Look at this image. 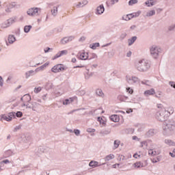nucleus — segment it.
I'll use <instances>...</instances> for the list:
<instances>
[{"mask_svg":"<svg viewBox=\"0 0 175 175\" xmlns=\"http://www.w3.org/2000/svg\"><path fill=\"white\" fill-rule=\"evenodd\" d=\"M103 12H105V7L103 5H99L96 10L97 14H102Z\"/></svg>","mask_w":175,"mask_h":175,"instance_id":"obj_15","label":"nucleus"},{"mask_svg":"<svg viewBox=\"0 0 175 175\" xmlns=\"http://www.w3.org/2000/svg\"><path fill=\"white\" fill-rule=\"evenodd\" d=\"M8 42L10 44L13 43L14 42H16V38H14V36H12V35L9 36H8Z\"/></svg>","mask_w":175,"mask_h":175,"instance_id":"obj_19","label":"nucleus"},{"mask_svg":"<svg viewBox=\"0 0 175 175\" xmlns=\"http://www.w3.org/2000/svg\"><path fill=\"white\" fill-rule=\"evenodd\" d=\"M96 94L98 95V96H104L103 92L100 89H98L96 92Z\"/></svg>","mask_w":175,"mask_h":175,"instance_id":"obj_24","label":"nucleus"},{"mask_svg":"<svg viewBox=\"0 0 175 175\" xmlns=\"http://www.w3.org/2000/svg\"><path fill=\"white\" fill-rule=\"evenodd\" d=\"M119 146H120V141L116 140L114 142V148H118Z\"/></svg>","mask_w":175,"mask_h":175,"instance_id":"obj_31","label":"nucleus"},{"mask_svg":"<svg viewBox=\"0 0 175 175\" xmlns=\"http://www.w3.org/2000/svg\"><path fill=\"white\" fill-rule=\"evenodd\" d=\"M152 161L153 162V163H157V162H159V159H157V160H155L153 159Z\"/></svg>","mask_w":175,"mask_h":175,"instance_id":"obj_47","label":"nucleus"},{"mask_svg":"<svg viewBox=\"0 0 175 175\" xmlns=\"http://www.w3.org/2000/svg\"><path fill=\"white\" fill-rule=\"evenodd\" d=\"M51 49L47 47L44 49V53H49V51H50Z\"/></svg>","mask_w":175,"mask_h":175,"instance_id":"obj_45","label":"nucleus"},{"mask_svg":"<svg viewBox=\"0 0 175 175\" xmlns=\"http://www.w3.org/2000/svg\"><path fill=\"white\" fill-rule=\"evenodd\" d=\"M161 154V150L159 149H150L148 150V154L150 157H155L156 155H159Z\"/></svg>","mask_w":175,"mask_h":175,"instance_id":"obj_6","label":"nucleus"},{"mask_svg":"<svg viewBox=\"0 0 175 175\" xmlns=\"http://www.w3.org/2000/svg\"><path fill=\"white\" fill-rule=\"evenodd\" d=\"M142 13V12L140 11H138L137 12H134V13H132V16H133V17H139L140 16V14Z\"/></svg>","mask_w":175,"mask_h":175,"instance_id":"obj_26","label":"nucleus"},{"mask_svg":"<svg viewBox=\"0 0 175 175\" xmlns=\"http://www.w3.org/2000/svg\"><path fill=\"white\" fill-rule=\"evenodd\" d=\"M79 57L82 60L88 59V53H87V52H81L79 53Z\"/></svg>","mask_w":175,"mask_h":175,"instance_id":"obj_11","label":"nucleus"},{"mask_svg":"<svg viewBox=\"0 0 175 175\" xmlns=\"http://www.w3.org/2000/svg\"><path fill=\"white\" fill-rule=\"evenodd\" d=\"M21 100L24 103V106H27V103L31 102V96L29 94H25L21 98Z\"/></svg>","mask_w":175,"mask_h":175,"instance_id":"obj_7","label":"nucleus"},{"mask_svg":"<svg viewBox=\"0 0 175 175\" xmlns=\"http://www.w3.org/2000/svg\"><path fill=\"white\" fill-rule=\"evenodd\" d=\"M131 55H132V52L129 51V52L127 53V57H131Z\"/></svg>","mask_w":175,"mask_h":175,"instance_id":"obj_52","label":"nucleus"},{"mask_svg":"<svg viewBox=\"0 0 175 175\" xmlns=\"http://www.w3.org/2000/svg\"><path fill=\"white\" fill-rule=\"evenodd\" d=\"M105 161H111V159H114V154H110L105 157Z\"/></svg>","mask_w":175,"mask_h":175,"instance_id":"obj_21","label":"nucleus"},{"mask_svg":"<svg viewBox=\"0 0 175 175\" xmlns=\"http://www.w3.org/2000/svg\"><path fill=\"white\" fill-rule=\"evenodd\" d=\"M75 100H77V97L75 96V97H71V98H70L68 99H66L63 102V105H70V103H72Z\"/></svg>","mask_w":175,"mask_h":175,"instance_id":"obj_10","label":"nucleus"},{"mask_svg":"<svg viewBox=\"0 0 175 175\" xmlns=\"http://www.w3.org/2000/svg\"><path fill=\"white\" fill-rule=\"evenodd\" d=\"M66 69V68H65L64 64H57L51 68V72L53 73H59V72H63V70H65Z\"/></svg>","mask_w":175,"mask_h":175,"instance_id":"obj_3","label":"nucleus"},{"mask_svg":"<svg viewBox=\"0 0 175 175\" xmlns=\"http://www.w3.org/2000/svg\"><path fill=\"white\" fill-rule=\"evenodd\" d=\"M16 23V18H10L5 22V26H3L4 28H7V27H10L12 24H14Z\"/></svg>","mask_w":175,"mask_h":175,"instance_id":"obj_9","label":"nucleus"},{"mask_svg":"<svg viewBox=\"0 0 175 175\" xmlns=\"http://www.w3.org/2000/svg\"><path fill=\"white\" fill-rule=\"evenodd\" d=\"M144 146H147V142H143L141 143V147H144Z\"/></svg>","mask_w":175,"mask_h":175,"instance_id":"obj_42","label":"nucleus"},{"mask_svg":"<svg viewBox=\"0 0 175 175\" xmlns=\"http://www.w3.org/2000/svg\"><path fill=\"white\" fill-rule=\"evenodd\" d=\"M57 12H58V8L55 7L53 8V10H52V14L55 15V14H57Z\"/></svg>","mask_w":175,"mask_h":175,"instance_id":"obj_33","label":"nucleus"},{"mask_svg":"<svg viewBox=\"0 0 175 175\" xmlns=\"http://www.w3.org/2000/svg\"><path fill=\"white\" fill-rule=\"evenodd\" d=\"M156 1H154V0H148L145 2V5H146V6H154V5H155Z\"/></svg>","mask_w":175,"mask_h":175,"instance_id":"obj_16","label":"nucleus"},{"mask_svg":"<svg viewBox=\"0 0 175 175\" xmlns=\"http://www.w3.org/2000/svg\"><path fill=\"white\" fill-rule=\"evenodd\" d=\"M134 167L135 168H140L143 167V163H142L140 161L136 162L133 164Z\"/></svg>","mask_w":175,"mask_h":175,"instance_id":"obj_20","label":"nucleus"},{"mask_svg":"<svg viewBox=\"0 0 175 175\" xmlns=\"http://www.w3.org/2000/svg\"><path fill=\"white\" fill-rule=\"evenodd\" d=\"M159 53H161V49H159L155 46H153L151 47L150 53H151V55H152V57L154 58H157L158 55H159Z\"/></svg>","mask_w":175,"mask_h":175,"instance_id":"obj_4","label":"nucleus"},{"mask_svg":"<svg viewBox=\"0 0 175 175\" xmlns=\"http://www.w3.org/2000/svg\"><path fill=\"white\" fill-rule=\"evenodd\" d=\"M74 132H75V135H77V136H79V135H80L79 130H75Z\"/></svg>","mask_w":175,"mask_h":175,"instance_id":"obj_40","label":"nucleus"},{"mask_svg":"<svg viewBox=\"0 0 175 175\" xmlns=\"http://www.w3.org/2000/svg\"><path fill=\"white\" fill-rule=\"evenodd\" d=\"M97 47H99V43H94L93 45L91 46V49L93 50H95Z\"/></svg>","mask_w":175,"mask_h":175,"instance_id":"obj_34","label":"nucleus"},{"mask_svg":"<svg viewBox=\"0 0 175 175\" xmlns=\"http://www.w3.org/2000/svg\"><path fill=\"white\" fill-rule=\"evenodd\" d=\"M155 14V10H150L147 12L146 16L147 17H151V16H154Z\"/></svg>","mask_w":175,"mask_h":175,"instance_id":"obj_25","label":"nucleus"},{"mask_svg":"<svg viewBox=\"0 0 175 175\" xmlns=\"http://www.w3.org/2000/svg\"><path fill=\"white\" fill-rule=\"evenodd\" d=\"M126 91L127 92H129V94H133V89L131 88H127Z\"/></svg>","mask_w":175,"mask_h":175,"instance_id":"obj_36","label":"nucleus"},{"mask_svg":"<svg viewBox=\"0 0 175 175\" xmlns=\"http://www.w3.org/2000/svg\"><path fill=\"white\" fill-rule=\"evenodd\" d=\"M89 165L92 167H96V166H98V163L97 161H91Z\"/></svg>","mask_w":175,"mask_h":175,"instance_id":"obj_22","label":"nucleus"},{"mask_svg":"<svg viewBox=\"0 0 175 175\" xmlns=\"http://www.w3.org/2000/svg\"><path fill=\"white\" fill-rule=\"evenodd\" d=\"M170 85L171 87H173V88H175V83L174 82H170Z\"/></svg>","mask_w":175,"mask_h":175,"instance_id":"obj_43","label":"nucleus"},{"mask_svg":"<svg viewBox=\"0 0 175 175\" xmlns=\"http://www.w3.org/2000/svg\"><path fill=\"white\" fill-rule=\"evenodd\" d=\"M170 155H171V157H172V158H174V157H175V153H174V152L172 153V152H170Z\"/></svg>","mask_w":175,"mask_h":175,"instance_id":"obj_50","label":"nucleus"},{"mask_svg":"<svg viewBox=\"0 0 175 175\" xmlns=\"http://www.w3.org/2000/svg\"><path fill=\"white\" fill-rule=\"evenodd\" d=\"M154 94H155V90L152 88L144 92L145 96H150V95H154Z\"/></svg>","mask_w":175,"mask_h":175,"instance_id":"obj_13","label":"nucleus"},{"mask_svg":"<svg viewBox=\"0 0 175 175\" xmlns=\"http://www.w3.org/2000/svg\"><path fill=\"white\" fill-rule=\"evenodd\" d=\"M118 0H111L107 2V5H114V3H117Z\"/></svg>","mask_w":175,"mask_h":175,"instance_id":"obj_28","label":"nucleus"},{"mask_svg":"<svg viewBox=\"0 0 175 175\" xmlns=\"http://www.w3.org/2000/svg\"><path fill=\"white\" fill-rule=\"evenodd\" d=\"M10 9H12L13 8V5H9Z\"/></svg>","mask_w":175,"mask_h":175,"instance_id":"obj_54","label":"nucleus"},{"mask_svg":"<svg viewBox=\"0 0 175 175\" xmlns=\"http://www.w3.org/2000/svg\"><path fill=\"white\" fill-rule=\"evenodd\" d=\"M124 98H125V97H124V96H120V97H119V99H121V98H122V99H124Z\"/></svg>","mask_w":175,"mask_h":175,"instance_id":"obj_55","label":"nucleus"},{"mask_svg":"<svg viewBox=\"0 0 175 175\" xmlns=\"http://www.w3.org/2000/svg\"><path fill=\"white\" fill-rule=\"evenodd\" d=\"M38 8H30L27 11V14L29 16H36L38 14Z\"/></svg>","mask_w":175,"mask_h":175,"instance_id":"obj_8","label":"nucleus"},{"mask_svg":"<svg viewBox=\"0 0 175 175\" xmlns=\"http://www.w3.org/2000/svg\"><path fill=\"white\" fill-rule=\"evenodd\" d=\"M98 121L100 122V125H106V121H105L103 118L98 117Z\"/></svg>","mask_w":175,"mask_h":175,"instance_id":"obj_23","label":"nucleus"},{"mask_svg":"<svg viewBox=\"0 0 175 175\" xmlns=\"http://www.w3.org/2000/svg\"><path fill=\"white\" fill-rule=\"evenodd\" d=\"M92 58H98V56L95 53L92 54Z\"/></svg>","mask_w":175,"mask_h":175,"instance_id":"obj_48","label":"nucleus"},{"mask_svg":"<svg viewBox=\"0 0 175 175\" xmlns=\"http://www.w3.org/2000/svg\"><path fill=\"white\" fill-rule=\"evenodd\" d=\"M163 129L168 133V135H172L175 131V123L173 121L167 120L164 122L163 126Z\"/></svg>","mask_w":175,"mask_h":175,"instance_id":"obj_1","label":"nucleus"},{"mask_svg":"<svg viewBox=\"0 0 175 175\" xmlns=\"http://www.w3.org/2000/svg\"><path fill=\"white\" fill-rule=\"evenodd\" d=\"M173 152L175 153V149L173 150Z\"/></svg>","mask_w":175,"mask_h":175,"instance_id":"obj_60","label":"nucleus"},{"mask_svg":"<svg viewBox=\"0 0 175 175\" xmlns=\"http://www.w3.org/2000/svg\"><path fill=\"white\" fill-rule=\"evenodd\" d=\"M10 161H9L8 159H5L1 162V163H10Z\"/></svg>","mask_w":175,"mask_h":175,"instance_id":"obj_41","label":"nucleus"},{"mask_svg":"<svg viewBox=\"0 0 175 175\" xmlns=\"http://www.w3.org/2000/svg\"><path fill=\"white\" fill-rule=\"evenodd\" d=\"M133 111V110L132 109H128L127 111H126V113H128V114H129V113H132Z\"/></svg>","mask_w":175,"mask_h":175,"instance_id":"obj_46","label":"nucleus"},{"mask_svg":"<svg viewBox=\"0 0 175 175\" xmlns=\"http://www.w3.org/2000/svg\"><path fill=\"white\" fill-rule=\"evenodd\" d=\"M77 68H81V66H77Z\"/></svg>","mask_w":175,"mask_h":175,"instance_id":"obj_59","label":"nucleus"},{"mask_svg":"<svg viewBox=\"0 0 175 175\" xmlns=\"http://www.w3.org/2000/svg\"><path fill=\"white\" fill-rule=\"evenodd\" d=\"M137 39V37L134 36L131 39L129 40V46H132V44L135 43Z\"/></svg>","mask_w":175,"mask_h":175,"instance_id":"obj_18","label":"nucleus"},{"mask_svg":"<svg viewBox=\"0 0 175 175\" xmlns=\"http://www.w3.org/2000/svg\"><path fill=\"white\" fill-rule=\"evenodd\" d=\"M88 132H95V129H88Z\"/></svg>","mask_w":175,"mask_h":175,"instance_id":"obj_49","label":"nucleus"},{"mask_svg":"<svg viewBox=\"0 0 175 175\" xmlns=\"http://www.w3.org/2000/svg\"><path fill=\"white\" fill-rule=\"evenodd\" d=\"M41 91H42V88H40V87L36 88L34 89V92H35L36 94H38V93L40 92Z\"/></svg>","mask_w":175,"mask_h":175,"instance_id":"obj_32","label":"nucleus"},{"mask_svg":"<svg viewBox=\"0 0 175 175\" xmlns=\"http://www.w3.org/2000/svg\"><path fill=\"white\" fill-rule=\"evenodd\" d=\"M66 54H68V50L61 51L56 54L55 58H59V57H62V55H66Z\"/></svg>","mask_w":175,"mask_h":175,"instance_id":"obj_12","label":"nucleus"},{"mask_svg":"<svg viewBox=\"0 0 175 175\" xmlns=\"http://www.w3.org/2000/svg\"><path fill=\"white\" fill-rule=\"evenodd\" d=\"M16 117H18V118L23 117V112H21V111H18V112L16 113Z\"/></svg>","mask_w":175,"mask_h":175,"instance_id":"obj_37","label":"nucleus"},{"mask_svg":"<svg viewBox=\"0 0 175 175\" xmlns=\"http://www.w3.org/2000/svg\"><path fill=\"white\" fill-rule=\"evenodd\" d=\"M110 120L113 122H118L120 121V116L118 115H112L110 117Z\"/></svg>","mask_w":175,"mask_h":175,"instance_id":"obj_14","label":"nucleus"},{"mask_svg":"<svg viewBox=\"0 0 175 175\" xmlns=\"http://www.w3.org/2000/svg\"><path fill=\"white\" fill-rule=\"evenodd\" d=\"M165 142L166 144H168L169 146H173L174 143L172 142V140L165 139Z\"/></svg>","mask_w":175,"mask_h":175,"instance_id":"obj_35","label":"nucleus"},{"mask_svg":"<svg viewBox=\"0 0 175 175\" xmlns=\"http://www.w3.org/2000/svg\"><path fill=\"white\" fill-rule=\"evenodd\" d=\"M137 69L139 72H146V70L150 69V64L146 62V60H141L139 62Z\"/></svg>","mask_w":175,"mask_h":175,"instance_id":"obj_2","label":"nucleus"},{"mask_svg":"<svg viewBox=\"0 0 175 175\" xmlns=\"http://www.w3.org/2000/svg\"><path fill=\"white\" fill-rule=\"evenodd\" d=\"M117 166H120V163H116L112 165V167H113V169H116V167H117Z\"/></svg>","mask_w":175,"mask_h":175,"instance_id":"obj_44","label":"nucleus"},{"mask_svg":"<svg viewBox=\"0 0 175 175\" xmlns=\"http://www.w3.org/2000/svg\"><path fill=\"white\" fill-rule=\"evenodd\" d=\"M6 12H10V10H6Z\"/></svg>","mask_w":175,"mask_h":175,"instance_id":"obj_58","label":"nucleus"},{"mask_svg":"<svg viewBox=\"0 0 175 175\" xmlns=\"http://www.w3.org/2000/svg\"><path fill=\"white\" fill-rule=\"evenodd\" d=\"M31 28H32V26L31 25L25 26L24 28L25 32L28 33L29 31H31Z\"/></svg>","mask_w":175,"mask_h":175,"instance_id":"obj_27","label":"nucleus"},{"mask_svg":"<svg viewBox=\"0 0 175 175\" xmlns=\"http://www.w3.org/2000/svg\"><path fill=\"white\" fill-rule=\"evenodd\" d=\"M47 65H49V64H45L44 65V66H47Z\"/></svg>","mask_w":175,"mask_h":175,"instance_id":"obj_57","label":"nucleus"},{"mask_svg":"<svg viewBox=\"0 0 175 175\" xmlns=\"http://www.w3.org/2000/svg\"><path fill=\"white\" fill-rule=\"evenodd\" d=\"M0 85H3V79H2V77H0Z\"/></svg>","mask_w":175,"mask_h":175,"instance_id":"obj_39","label":"nucleus"},{"mask_svg":"<svg viewBox=\"0 0 175 175\" xmlns=\"http://www.w3.org/2000/svg\"><path fill=\"white\" fill-rule=\"evenodd\" d=\"M69 42V39L68 38H64L62 40L61 42L62 44H65Z\"/></svg>","mask_w":175,"mask_h":175,"instance_id":"obj_30","label":"nucleus"},{"mask_svg":"<svg viewBox=\"0 0 175 175\" xmlns=\"http://www.w3.org/2000/svg\"><path fill=\"white\" fill-rule=\"evenodd\" d=\"M133 157L137 159V158H140V154H138L137 153L134 154Z\"/></svg>","mask_w":175,"mask_h":175,"instance_id":"obj_38","label":"nucleus"},{"mask_svg":"<svg viewBox=\"0 0 175 175\" xmlns=\"http://www.w3.org/2000/svg\"><path fill=\"white\" fill-rule=\"evenodd\" d=\"M132 18H133L132 14L123 16V20L126 21H129V20H132Z\"/></svg>","mask_w":175,"mask_h":175,"instance_id":"obj_17","label":"nucleus"},{"mask_svg":"<svg viewBox=\"0 0 175 175\" xmlns=\"http://www.w3.org/2000/svg\"><path fill=\"white\" fill-rule=\"evenodd\" d=\"M76 61H77V59H76L75 57H73V58L71 59V62H73V63L76 62Z\"/></svg>","mask_w":175,"mask_h":175,"instance_id":"obj_51","label":"nucleus"},{"mask_svg":"<svg viewBox=\"0 0 175 175\" xmlns=\"http://www.w3.org/2000/svg\"><path fill=\"white\" fill-rule=\"evenodd\" d=\"M136 139H137V137H136V136H133V140H136Z\"/></svg>","mask_w":175,"mask_h":175,"instance_id":"obj_56","label":"nucleus"},{"mask_svg":"<svg viewBox=\"0 0 175 175\" xmlns=\"http://www.w3.org/2000/svg\"><path fill=\"white\" fill-rule=\"evenodd\" d=\"M137 3V0H130L129 1V5H130V6H132V5H135V4H136Z\"/></svg>","mask_w":175,"mask_h":175,"instance_id":"obj_29","label":"nucleus"},{"mask_svg":"<svg viewBox=\"0 0 175 175\" xmlns=\"http://www.w3.org/2000/svg\"><path fill=\"white\" fill-rule=\"evenodd\" d=\"M157 107H158L159 109V108H160V109H162L163 107H162V105L158 104V105H157Z\"/></svg>","mask_w":175,"mask_h":175,"instance_id":"obj_53","label":"nucleus"},{"mask_svg":"<svg viewBox=\"0 0 175 175\" xmlns=\"http://www.w3.org/2000/svg\"><path fill=\"white\" fill-rule=\"evenodd\" d=\"M14 116H16V113L11 112L8 114V116L2 115L1 117V120H5V121H12L13 118H14Z\"/></svg>","mask_w":175,"mask_h":175,"instance_id":"obj_5","label":"nucleus"}]
</instances>
